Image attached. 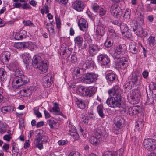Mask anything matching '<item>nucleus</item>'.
Masks as SVG:
<instances>
[{
	"mask_svg": "<svg viewBox=\"0 0 156 156\" xmlns=\"http://www.w3.org/2000/svg\"><path fill=\"white\" fill-rule=\"evenodd\" d=\"M130 16V10L129 9H126L124 14V17L126 19H129Z\"/></svg>",
	"mask_w": 156,
	"mask_h": 156,
	"instance_id": "nucleus-49",
	"label": "nucleus"
},
{
	"mask_svg": "<svg viewBox=\"0 0 156 156\" xmlns=\"http://www.w3.org/2000/svg\"><path fill=\"white\" fill-rule=\"evenodd\" d=\"M89 140L90 143L93 145L97 146L99 144L101 140L96 136H93L90 138Z\"/></svg>",
	"mask_w": 156,
	"mask_h": 156,
	"instance_id": "nucleus-25",
	"label": "nucleus"
},
{
	"mask_svg": "<svg viewBox=\"0 0 156 156\" xmlns=\"http://www.w3.org/2000/svg\"><path fill=\"white\" fill-rule=\"evenodd\" d=\"M87 87H85L83 86H79L77 90V93L80 95L85 96L86 95Z\"/></svg>",
	"mask_w": 156,
	"mask_h": 156,
	"instance_id": "nucleus-29",
	"label": "nucleus"
},
{
	"mask_svg": "<svg viewBox=\"0 0 156 156\" xmlns=\"http://www.w3.org/2000/svg\"><path fill=\"white\" fill-rule=\"evenodd\" d=\"M116 66L117 68L124 70L126 69L128 66V62L125 57L117 58Z\"/></svg>",
	"mask_w": 156,
	"mask_h": 156,
	"instance_id": "nucleus-5",
	"label": "nucleus"
},
{
	"mask_svg": "<svg viewBox=\"0 0 156 156\" xmlns=\"http://www.w3.org/2000/svg\"><path fill=\"white\" fill-rule=\"evenodd\" d=\"M34 114L36 115V116L38 118H41L42 117L41 114L39 112L38 110H34Z\"/></svg>",
	"mask_w": 156,
	"mask_h": 156,
	"instance_id": "nucleus-61",
	"label": "nucleus"
},
{
	"mask_svg": "<svg viewBox=\"0 0 156 156\" xmlns=\"http://www.w3.org/2000/svg\"><path fill=\"white\" fill-rule=\"evenodd\" d=\"M147 95L148 94H147ZM147 100L145 102V104L146 105H150L151 104H152L154 102V98H156L155 96V95L153 96L152 97H149L148 95H147Z\"/></svg>",
	"mask_w": 156,
	"mask_h": 156,
	"instance_id": "nucleus-46",
	"label": "nucleus"
},
{
	"mask_svg": "<svg viewBox=\"0 0 156 156\" xmlns=\"http://www.w3.org/2000/svg\"><path fill=\"white\" fill-rule=\"evenodd\" d=\"M92 8L94 12H97L99 9V6L97 4L94 3L92 5Z\"/></svg>",
	"mask_w": 156,
	"mask_h": 156,
	"instance_id": "nucleus-58",
	"label": "nucleus"
},
{
	"mask_svg": "<svg viewBox=\"0 0 156 156\" xmlns=\"http://www.w3.org/2000/svg\"><path fill=\"white\" fill-rule=\"evenodd\" d=\"M74 72H76V73L77 74V75H78V76H79V75L81 77H82L83 76L82 73L83 72L82 69H80L79 68H77L75 69Z\"/></svg>",
	"mask_w": 156,
	"mask_h": 156,
	"instance_id": "nucleus-50",
	"label": "nucleus"
},
{
	"mask_svg": "<svg viewBox=\"0 0 156 156\" xmlns=\"http://www.w3.org/2000/svg\"><path fill=\"white\" fill-rule=\"evenodd\" d=\"M69 132H73L74 131L75 132L76 131V129L75 127L70 123H69Z\"/></svg>",
	"mask_w": 156,
	"mask_h": 156,
	"instance_id": "nucleus-53",
	"label": "nucleus"
},
{
	"mask_svg": "<svg viewBox=\"0 0 156 156\" xmlns=\"http://www.w3.org/2000/svg\"><path fill=\"white\" fill-rule=\"evenodd\" d=\"M56 23L58 28H60L61 27V21L60 19L58 16H55Z\"/></svg>",
	"mask_w": 156,
	"mask_h": 156,
	"instance_id": "nucleus-56",
	"label": "nucleus"
},
{
	"mask_svg": "<svg viewBox=\"0 0 156 156\" xmlns=\"http://www.w3.org/2000/svg\"><path fill=\"white\" fill-rule=\"evenodd\" d=\"M37 135L35 139V142L38 143L39 142H44L46 143L47 141L48 137L44 135H43L42 133L43 131L41 130H39L37 131Z\"/></svg>",
	"mask_w": 156,
	"mask_h": 156,
	"instance_id": "nucleus-12",
	"label": "nucleus"
},
{
	"mask_svg": "<svg viewBox=\"0 0 156 156\" xmlns=\"http://www.w3.org/2000/svg\"><path fill=\"white\" fill-rule=\"evenodd\" d=\"M14 110L13 107L10 106H7L3 107L1 109V111L4 113L12 112Z\"/></svg>",
	"mask_w": 156,
	"mask_h": 156,
	"instance_id": "nucleus-35",
	"label": "nucleus"
},
{
	"mask_svg": "<svg viewBox=\"0 0 156 156\" xmlns=\"http://www.w3.org/2000/svg\"><path fill=\"white\" fill-rule=\"evenodd\" d=\"M138 77L139 76L135 73H132V77L130 79L132 84H133L134 85L137 83L138 81Z\"/></svg>",
	"mask_w": 156,
	"mask_h": 156,
	"instance_id": "nucleus-40",
	"label": "nucleus"
},
{
	"mask_svg": "<svg viewBox=\"0 0 156 156\" xmlns=\"http://www.w3.org/2000/svg\"><path fill=\"white\" fill-rule=\"evenodd\" d=\"M98 58L101 65L106 66L110 62V59L106 55L101 54L98 56Z\"/></svg>",
	"mask_w": 156,
	"mask_h": 156,
	"instance_id": "nucleus-10",
	"label": "nucleus"
},
{
	"mask_svg": "<svg viewBox=\"0 0 156 156\" xmlns=\"http://www.w3.org/2000/svg\"><path fill=\"white\" fill-rule=\"evenodd\" d=\"M95 92L96 89L94 87H87L86 94L85 96L91 97L95 94Z\"/></svg>",
	"mask_w": 156,
	"mask_h": 156,
	"instance_id": "nucleus-26",
	"label": "nucleus"
},
{
	"mask_svg": "<svg viewBox=\"0 0 156 156\" xmlns=\"http://www.w3.org/2000/svg\"><path fill=\"white\" fill-rule=\"evenodd\" d=\"M123 149H120L113 152L106 151L104 153L103 156H122L123 155Z\"/></svg>",
	"mask_w": 156,
	"mask_h": 156,
	"instance_id": "nucleus-19",
	"label": "nucleus"
},
{
	"mask_svg": "<svg viewBox=\"0 0 156 156\" xmlns=\"http://www.w3.org/2000/svg\"><path fill=\"white\" fill-rule=\"evenodd\" d=\"M95 136L101 139V140H104L107 136L105 130L102 127H100L96 129L94 132Z\"/></svg>",
	"mask_w": 156,
	"mask_h": 156,
	"instance_id": "nucleus-8",
	"label": "nucleus"
},
{
	"mask_svg": "<svg viewBox=\"0 0 156 156\" xmlns=\"http://www.w3.org/2000/svg\"><path fill=\"white\" fill-rule=\"evenodd\" d=\"M27 35V32L25 30H23L19 33H16L15 35L14 38L16 40H19L25 38Z\"/></svg>",
	"mask_w": 156,
	"mask_h": 156,
	"instance_id": "nucleus-23",
	"label": "nucleus"
},
{
	"mask_svg": "<svg viewBox=\"0 0 156 156\" xmlns=\"http://www.w3.org/2000/svg\"><path fill=\"white\" fill-rule=\"evenodd\" d=\"M84 39L86 42H87L89 45L91 44L92 41L91 37L88 34H86L84 35Z\"/></svg>",
	"mask_w": 156,
	"mask_h": 156,
	"instance_id": "nucleus-45",
	"label": "nucleus"
},
{
	"mask_svg": "<svg viewBox=\"0 0 156 156\" xmlns=\"http://www.w3.org/2000/svg\"><path fill=\"white\" fill-rule=\"evenodd\" d=\"M99 15L100 16L104 15L106 13V10L102 8H101L99 11Z\"/></svg>",
	"mask_w": 156,
	"mask_h": 156,
	"instance_id": "nucleus-64",
	"label": "nucleus"
},
{
	"mask_svg": "<svg viewBox=\"0 0 156 156\" xmlns=\"http://www.w3.org/2000/svg\"><path fill=\"white\" fill-rule=\"evenodd\" d=\"M110 12L111 14L114 16L118 17L120 16L122 14L121 9L116 5H113L111 8Z\"/></svg>",
	"mask_w": 156,
	"mask_h": 156,
	"instance_id": "nucleus-11",
	"label": "nucleus"
},
{
	"mask_svg": "<svg viewBox=\"0 0 156 156\" xmlns=\"http://www.w3.org/2000/svg\"><path fill=\"white\" fill-rule=\"evenodd\" d=\"M97 110L99 116L102 118H104L105 115L103 112V106L101 105H99L97 108Z\"/></svg>",
	"mask_w": 156,
	"mask_h": 156,
	"instance_id": "nucleus-39",
	"label": "nucleus"
},
{
	"mask_svg": "<svg viewBox=\"0 0 156 156\" xmlns=\"http://www.w3.org/2000/svg\"><path fill=\"white\" fill-rule=\"evenodd\" d=\"M7 125L5 123L0 124V133L3 134L6 131V128Z\"/></svg>",
	"mask_w": 156,
	"mask_h": 156,
	"instance_id": "nucleus-44",
	"label": "nucleus"
},
{
	"mask_svg": "<svg viewBox=\"0 0 156 156\" xmlns=\"http://www.w3.org/2000/svg\"><path fill=\"white\" fill-rule=\"evenodd\" d=\"M140 91L138 89L131 90L127 95V99L132 104L138 103L140 101Z\"/></svg>",
	"mask_w": 156,
	"mask_h": 156,
	"instance_id": "nucleus-2",
	"label": "nucleus"
},
{
	"mask_svg": "<svg viewBox=\"0 0 156 156\" xmlns=\"http://www.w3.org/2000/svg\"><path fill=\"white\" fill-rule=\"evenodd\" d=\"M23 91L24 93L23 95L26 97L29 96L32 93V91L30 89L27 90L24 89L23 90Z\"/></svg>",
	"mask_w": 156,
	"mask_h": 156,
	"instance_id": "nucleus-48",
	"label": "nucleus"
},
{
	"mask_svg": "<svg viewBox=\"0 0 156 156\" xmlns=\"http://www.w3.org/2000/svg\"><path fill=\"white\" fill-rule=\"evenodd\" d=\"M47 29L50 33H54L55 32L54 27L53 25H51L49 27H47Z\"/></svg>",
	"mask_w": 156,
	"mask_h": 156,
	"instance_id": "nucleus-59",
	"label": "nucleus"
},
{
	"mask_svg": "<svg viewBox=\"0 0 156 156\" xmlns=\"http://www.w3.org/2000/svg\"><path fill=\"white\" fill-rule=\"evenodd\" d=\"M108 93L110 97L107 99L106 103L109 107L113 108L121 107V94L122 91L118 86H115L108 91Z\"/></svg>",
	"mask_w": 156,
	"mask_h": 156,
	"instance_id": "nucleus-1",
	"label": "nucleus"
},
{
	"mask_svg": "<svg viewBox=\"0 0 156 156\" xmlns=\"http://www.w3.org/2000/svg\"><path fill=\"white\" fill-rule=\"evenodd\" d=\"M116 75L113 73H108L106 76V79L111 82L114 81L116 78Z\"/></svg>",
	"mask_w": 156,
	"mask_h": 156,
	"instance_id": "nucleus-33",
	"label": "nucleus"
},
{
	"mask_svg": "<svg viewBox=\"0 0 156 156\" xmlns=\"http://www.w3.org/2000/svg\"><path fill=\"white\" fill-rule=\"evenodd\" d=\"M75 44L78 46L80 47L82 45L83 42V39L82 37L78 36L74 38Z\"/></svg>",
	"mask_w": 156,
	"mask_h": 156,
	"instance_id": "nucleus-32",
	"label": "nucleus"
},
{
	"mask_svg": "<svg viewBox=\"0 0 156 156\" xmlns=\"http://www.w3.org/2000/svg\"><path fill=\"white\" fill-rule=\"evenodd\" d=\"M69 134L75 139H76L78 138L79 135L76 131L69 132Z\"/></svg>",
	"mask_w": 156,
	"mask_h": 156,
	"instance_id": "nucleus-52",
	"label": "nucleus"
},
{
	"mask_svg": "<svg viewBox=\"0 0 156 156\" xmlns=\"http://www.w3.org/2000/svg\"><path fill=\"white\" fill-rule=\"evenodd\" d=\"M99 50V48L98 46L96 44H90L89 45L88 51L90 54L92 55H94Z\"/></svg>",
	"mask_w": 156,
	"mask_h": 156,
	"instance_id": "nucleus-21",
	"label": "nucleus"
},
{
	"mask_svg": "<svg viewBox=\"0 0 156 156\" xmlns=\"http://www.w3.org/2000/svg\"><path fill=\"white\" fill-rule=\"evenodd\" d=\"M114 123L117 128L121 129L124 123V121L121 117L118 116L114 118Z\"/></svg>",
	"mask_w": 156,
	"mask_h": 156,
	"instance_id": "nucleus-16",
	"label": "nucleus"
},
{
	"mask_svg": "<svg viewBox=\"0 0 156 156\" xmlns=\"http://www.w3.org/2000/svg\"><path fill=\"white\" fill-rule=\"evenodd\" d=\"M10 66L13 69L14 71H15V74L17 75L20 73L19 70L17 69L18 67V63L17 62H12L10 64Z\"/></svg>",
	"mask_w": 156,
	"mask_h": 156,
	"instance_id": "nucleus-36",
	"label": "nucleus"
},
{
	"mask_svg": "<svg viewBox=\"0 0 156 156\" xmlns=\"http://www.w3.org/2000/svg\"><path fill=\"white\" fill-rule=\"evenodd\" d=\"M48 123L50 126V128L52 129L54 127L53 125L55 123V122L53 120L50 119L48 121Z\"/></svg>",
	"mask_w": 156,
	"mask_h": 156,
	"instance_id": "nucleus-55",
	"label": "nucleus"
},
{
	"mask_svg": "<svg viewBox=\"0 0 156 156\" xmlns=\"http://www.w3.org/2000/svg\"><path fill=\"white\" fill-rule=\"evenodd\" d=\"M132 81L130 80L125 85V87L127 88L128 87H129V88H131L133 87L134 86V84L132 83Z\"/></svg>",
	"mask_w": 156,
	"mask_h": 156,
	"instance_id": "nucleus-60",
	"label": "nucleus"
},
{
	"mask_svg": "<svg viewBox=\"0 0 156 156\" xmlns=\"http://www.w3.org/2000/svg\"><path fill=\"white\" fill-rule=\"evenodd\" d=\"M98 77L97 74L92 73L85 74L83 78L87 83L90 84L96 80Z\"/></svg>",
	"mask_w": 156,
	"mask_h": 156,
	"instance_id": "nucleus-9",
	"label": "nucleus"
},
{
	"mask_svg": "<svg viewBox=\"0 0 156 156\" xmlns=\"http://www.w3.org/2000/svg\"><path fill=\"white\" fill-rule=\"evenodd\" d=\"M17 144L13 143L12 145V156H17L19 152V150L16 147Z\"/></svg>",
	"mask_w": 156,
	"mask_h": 156,
	"instance_id": "nucleus-42",
	"label": "nucleus"
},
{
	"mask_svg": "<svg viewBox=\"0 0 156 156\" xmlns=\"http://www.w3.org/2000/svg\"><path fill=\"white\" fill-rule=\"evenodd\" d=\"M144 147L149 151L155 150L156 148V140L153 139H147L144 140L143 143Z\"/></svg>",
	"mask_w": 156,
	"mask_h": 156,
	"instance_id": "nucleus-4",
	"label": "nucleus"
},
{
	"mask_svg": "<svg viewBox=\"0 0 156 156\" xmlns=\"http://www.w3.org/2000/svg\"><path fill=\"white\" fill-rule=\"evenodd\" d=\"M139 106H133L129 107H126L125 110L129 113L130 115L133 116L139 113Z\"/></svg>",
	"mask_w": 156,
	"mask_h": 156,
	"instance_id": "nucleus-13",
	"label": "nucleus"
},
{
	"mask_svg": "<svg viewBox=\"0 0 156 156\" xmlns=\"http://www.w3.org/2000/svg\"><path fill=\"white\" fill-rule=\"evenodd\" d=\"M137 46H136L135 44L131 43L129 45V49L130 51L133 54H136L138 52Z\"/></svg>",
	"mask_w": 156,
	"mask_h": 156,
	"instance_id": "nucleus-34",
	"label": "nucleus"
},
{
	"mask_svg": "<svg viewBox=\"0 0 156 156\" xmlns=\"http://www.w3.org/2000/svg\"><path fill=\"white\" fill-rule=\"evenodd\" d=\"M80 154L77 151H73L70 152L68 156H80Z\"/></svg>",
	"mask_w": 156,
	"mask_h": 156,
	"instance_id": "nucleus-54",
	"label": "nucleus"
},
{
	"mask_svg": "<svg viewBox=\"0 0 156 156\" xmlns=\"http://www.w3.org/2000/svg\"><path fill=\"white\" fill-rule=\"evenodd\" d=\"M0 78L3 82L5 81L7 78L6 72L3 68L0 69Z\"/></svg>",
	"mask_w": 156,
	"mask_h": 156,
	"instance_id": "nucleus-28",
	"label": "nucleus"
},
{
	"mask_svg": "<svg viewBox=\"0 0 156 156\" xmlns=\"http://www.w3.org/2000/svg\"><path fill=\"white\" fill-rule=\"evenodd\" d=\"M126 50V45L124 44H120L117 46L115 49L112 51L111 54L115 58H119V56L124 54Z\"/></svg>",
	"mask_w": 156,
	"mask_h": 156,
	"instance_id": "nucleus-3",
	"label": "nucleus"
},
{
	"mask_svg": "<svg viewBox=\"0 0 156 156\" xmlns=\"http://www.w3.org/2000/svg\"><path fill=\"white\" fill-rule=\"evenodd\" d=\"M155 37L152 36H150L148 39L149 44L150 45H153L154 43H156V40Z\"/></svg>",
	"mask_w": 156,
	"mask_h": 156,
	"instance_id": "nucleus-47",
	"label": "nucleus"
},
{
	"mask_svg": "<svg viewBox=\"0 0 156 156\" xmlns=\"http://www.w3.org/2000/svg\"><path fill=\"white\" fill-rule=\"evenodd\" d=\"M22 56L24 63L28 64L30 62L31 58L29 54L24 53L22 54Z\"/></svg>",
	"mask_w": 156,
	"mask_h": 156,
	"instance_id": "nucleus-30",
	"label": "nucleus"
},
{
	"mask_svg": "<svg viewBox=\"0 0 156 156\" xmlns=\"http://www.w3.org/2000/svg\"><path fill=\"white\" fill-rule=\"evenodd\" d=\"M22 8L23 9H30L31 8V7L29 5V4L27 3H24L22 5Z\"/></svg>",
	"mask_w": 156,
	"mask_h": 156,
	"instance_id": "nucleus-57",
	"label": "nucleus"
},
{
	"mask_svg": "<svg viewBox=\"0 0 156 156\" xmlns=\"http://www.w3.org/2000/svg\"><path fill=\"white\" fill-rule=\"evenodd\" d=\"M10 54L9 52H4L1 57V60L3 62H7L9 60Z\"/></svg>",
	"mask_w": 156,
	"mask_h": 156,
	"instance_id": "nucleus-24",
	"label": "nucleus"
},
{
	"mask_svg": "<svg viewBox=\"0 0 156 156\" xmlns=\"http://www.w3.org/2000/svg\"><path fill=\"white\" fill-rule=\"evenodd\" d=\"M61 50L62 51L63 55L65 56V57L68 58L69 57L73 49L71 48H69L66 44H63L61 47Z\"/></svg>",
	"mask_w": 156,
	"mask_h": 156,
	"instance_id": "nucleus-18",
	"label": "nucleus"
},
{
	"mask_svg": "<svg viewBox=\"0 0 156 156\" xmlns=\"http://www.w3.org/2000/svg\"><path fill=\"white\" fill-rule=\"evenodd\" d=\"M44 142H39L38 143L36 142L37 144V147L40 150L43 148V144Z\"/></svg>",
	"mask_w": 156,
	"mask_h": 156,
	"instance_id": "nucleus-63",
	"label": "nucleus"
},
{
	"mask_svg": "<svg viewBox=\"0 0 156 156\" xmlns=\"http://www.w3.org/2000/svg\"><path fill=\"white\" fill-rule=\"evenodd\" d=\"M53 107L52 109L53 111L56 113V115H60L61 112L58 104L56 103H53Z\"/></svg>",
	"mask_w": 156,
	"mask_h": 156,
	"instance_id": "nucleus-38",
	"label": "nucleus"
},
{
	"mask_svg": "<svg viewBox=\"0 0 156 156\" xmlns=\"http://www.w3.org/2000/svg\"><path fill=\"white\" fill-rule=\"evenodd\" d=\"M142 119H140L138 120L136 125V130H137L139 132L140 131V129H142L144 127V123L142 122Z\"/></svg>",
	"mask_w": 156,
	"mask_h": 156,
	"instance_id": "nucleus-37",
	"label": "nucleus"
},
{
	"mask_svg": "<svg viewBox=\"0 0 156 156\" xmlns=\"http://www.w3.org/2000/svg\"><path fill=\"white\" fill-rule=\"evenodd\" d=\"M73 5L74 9L79 12L82 11L84 8L83 2L79 0H77L74 2L73 4Z\"/></svg>",
	"mask_w": 156,
	"mask_h": 156,
	"instance_id": "nucleus-15",
	"label": "nucleus"
},
{
	"mask_svg": "<svg viewBox=\"0 0 156 156\" xmlns=\"http://www.w3.org/2000/svg\"><path fill=\"white\" fill-rule=\"evenodd\" d=\"M153 87L152 91V93L154 95H155L156 97V84L152 83Z\"/></svg>",
	"mask_w": 156,
	"mask_h": 156,
	"instance_id": "nucleus-62",
	"label": "nucleus"
},
{
	"mask_svg": "<svg viewBox=\"0 0 156 156\" xmlns=\"http://www.w3.org/2000/svg\"><path fill=\"white\" fill-rule=\"evenodd\" d=\"M43 61L41 60V57L39 56H34L32 59V65L34 68H37L38 65L40 64Z\"/></svg>",
	"mask_w": 156,
	"mask_h": 156,
	"instance_id": "nucleus-22",
	"label": "nucleus"
},
{
	"mask_svg": "<svg viewBox=\"0 0 156 156\" xmlns=\"http://www.w3.org/2000/svg\"><path fill=\"white\" fill-rule=\"evenodd\" d=\"M105 28L102 25H98L96 31V34L97 35L102 36L105 34Z\"/></svg>",
	"mask_w": 156,
	"mask_h": 156,
	"instance_id": "nucleus-27",
	"label": "nucleus"
},
{
	"mask_svg": "<svg viewBox=\"0 0 156 156\" xmlns=\"http://www.w3.org/2000/svg\"><path fill=\"white\" fill-rule=\"evenodd\" d=\"M38 66L36 68L38 69V71L40 73L43 74L47 71L48 66L47 61L43 62Z\"/></svg>",
	"mask_w": 156,
	"mask_h": 156,
	"instance_id": "nucleus-17",
	"label": "nucleus"
},
{
	"mask_svg": "<svg viewBox=\"0 0 156 156\" xmlns=\"http://www.w3.org/2000/svg\"><path fill=\"white\" fill-rule=\"evenodd\" d=\"M131 29L138 36L142 37L145 36V34L143 31V30L142 27L140 26H136L134 25L131 26Z\"/></svg>",
	"mask_w": 156,
	"mask_h": 156,
	"instance_id": "nucleus-14",
	"label": "nucleus"
},
{
	"mask_svg": "<svg viewBox=\"0 0 156 156\" xmlns=\"http://www.w3.org/2000/svg\"><path fill=\"white\" fill-rule=\"evenodd\" d=\"M78 25L80 29L83 31H85L88 28L87 23L83 18H80L78 22Z\"/></svg>",
	"mask_w": 156,
	"mask_h": 156,
	"instance_id": "nucleus-20",
	"label": "nucleus"
},
{
	"mask_svg": "<svg viewBox=\"0 0 156 156\" xmlns=\"http://www.w3.org/2000/svg\"><path fill=\"white\" fill-rule=\"evenodd\" d=\"M76 104L78 107L81 109H83L85 107V104L82 99H78L76 101Z\"/></svg>",
	"mask_w": 156,
	"mask_h": 156,
	"instance_id": "nucleus-43",
	"label": "nucleus"
},
{
	"mask_svg": "<svg viewBox=\"0 0 156 156\" xmlns=\"http://www.w3.org/2000/svg\"><path fill=\"white\" fill-rule=\"evenodd\" d=\"M120 27L122 34H125V33L127 31H130V29H128V27L125 24H121Z\"/></svg>",
	"mask_w": 156,
	"mask_h": 156,
	"instance_id": "nucleus-41",
	"label": "nucleus"
},
{
	"mask_svg": "<svg viewBox=\"0 0 156 156\" xmlns=\"http://www.w3.org/2000/svg\"><path fill=\"white\" fill-rule=\"evenodd\" d=\"M43 85L46 87H50L53 82V78L51 73H48L43 78Z\"/></svg>",
	"mask_w": 156,
	"mask_h": 156,
	"instance_id": "nucleus-7",
	"label": "nucleus"
},
{
	"mask_svg": "<svg viewBox=\"0 0 156 156\" xmlns=\"http://www.w3.org/2000/svg\"><path fill=\"white\" fill-rule=\"evenodd\" d=\"M14 45L17 48H22L28 47L29 44L28 42H18L16 43Z\"/></svg>",
	"mask_w": 156,
	"mask_h": 156,
	"instance_id": "nucleus-31",
	"label": "nucleus"
},
{
	"mask_svg": "<svg viewBox=\"0 0 156 156\" xmlns=\"http://www.w3.org/2000/svg\"><path fill=\"white\" fill-rule=\"evenodd\" d=\"M105 46L107 48L111 47L112 45V43L109 39H107L104 43Z\"/></svg>",
	"mask_w": 156,
	"mask_h": 156,
	"instance_id": "nucleus-51",
	"label": "nucleus"
},
{
	"mask_svg": "<svg viewBox=\"0 0 156 156\" xmlns=\"http://www.w3.org/2000/svg\"><path fill=\"white\" fill-rule=\"evenodd\" d=\"M29 81L28 79L23 75L16 76L14 80V82L17 84H19L18 85L19 87L27 83Z\"/></svg>",
	"mask_w": 156,
	"mask_h": 156,
	"instance_id": "nucleus-6",
	"label": "nucleus"
}]
</instances>
